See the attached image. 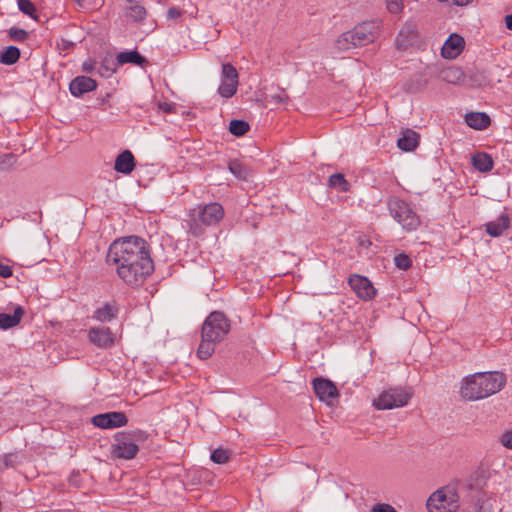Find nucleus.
Returning <instances> with one entry per match:
<instances>
[{"mask_svg": "<svg viewBox=\"0 0 512 512\" xmlns=\"http://www.w3.org/2000/svg\"><path fill=\"white\" fill-rule=\"evenodd\" d=\"M106 263L115 266L119 278L131 287L142 285L154 270L149 245L137 236L115 240L107 251Z\"/></svg>", "mask_w": 512, "mask_h": 512, "instance_id": "obj_1", "label": "nucleus"}, {"mask_svg": "<svg viewBox=\"0 0 512 512\" xmlns=\"http://www.w3.org/2000/svg\"><path fill=\"white\" fill-rule=\"evenodd\" d=\"M505 384L506 376L501 372H477L462 379L459 393L464 400L476 401L498 393Z\"/></svg>", "mask_w": 512, "mask_h": 512, "instance_id": "obj_2", "label": "nucleus"}, {"mask_svg": "<svg viewBox=\"0 0 512 512\" xmlns=\"http://www.w3.org/2000/svg\"><path fill=\"white\" fill-rule=\"evenodd\" d=\"M224 217V209L221 204L212 202L199 205L190 212L189 232L193 236L203 233L200 223L204 226L217 225Z\"/></svg>", "mask_w": 512, "mask_h": 512, "instance_id": "obj_3", "label": "nucleus"}, {"mask_svg": "<svg viewBox=\"0 0 512 512\" xmlns=\"http://www.w3.org/2000/svg\"><path fill=\"white\" fill-rule=\"evenodd\" d=\"M147 434L142 430L118 432L111 447L112 455L119 459H133L139 451V442H144Z\"/></svg>", "mask_w": 512, "mask_h": 512, "instance_id": "obj_4", "label": "nucleus"}, {"mask_svg": "<svg viewBox=\"0 0 512 512\" xmlns=\"http://www.w3.org/2000/svg\"><path fill=\"white\" fill-rule=\"evenodd\" d=\"M387 206L390 215L402 226L403 229L413 231L420 225L418 215L404 200H401L398 197H392L388 200Z\"/></svg>", "mask_w": 512, "mask_h": 512, "instance_id": "obj_5", "label": "nucleus"}, {"mask_svg": "<svg viewBox=\"0 0 512 512\" xmlns=\"http://www.w3.org/2000/svg\"><path fill=\"white\" fill-rule=\"evenodd\" d=\"M230 331V322L223 312L214 311L202 324L201 337H207L218 343L223 341Z\"/></svg>", "mask_w": 512, "mask_h": 512, "instance_id": "obj_6", "label": "nucleus"}, {"mask_svg": "<svg viewBox=\"0 0 512 512\" xmlns=\"http://www.w3.org/2000/svg\"><path fill=\"white\" fill-rule=\"evenodd\" d=\"M412 396L410 390L404 388H391L383 391L373 405L377 410H391L406 406Z\"/></svg>", "mask_w": 512, "mask_h": 512, "instance_id": "obj_7", "label": "nucleus"}, {"mask_svg": "<svg viewBox=\"0 0 512 512\" xmlns=\"http://www.w3.org/2000/svg\"><path fill=\"white\" fill-rule=\"evenodd\" d=\"M485 77L479 71L469 70L465 72L459 66H450V84L466 87H478L483 85Z\"/></svg>", "mask_w": 512, "mask_h": 512, "instance_id": "obj_8", "label": "nucleus"}, {"mask_svg": "<svg viewBox=\"0 0 512 512\" xmlns=\"http://www.w3.org/2000/svg\"><path fill=\"white\" fill-rule=\"evenodd\" d=\"M238 72L234 66L229 63L222 65L221 82L218 87V93L223 98L233 97L238 88Z\"/></svg>", "mask_w": 512, "mask_h": 512, "instance_id": "obj_9", "label": "nucleus"}, {"mask_svg": "<svg viewBox=\"0 0 512 512\" xmlns=\"http://www.w3.org/2000/svg\"><path fill=\"white\" fill-rule=\"evenodd\" d=\"M351 31L356 44L362 47L373 43L378 38L380 25L377 21H365L356 25Z\"/></svg>", "mask_w": 512, "mask_h": 512, "instance_id": "obj_10", "label": "nucleus"}, {"mask_svg": "<svg viewBox=\"0 0 512 512\" xmlns=\"http://www.w3.org/2000/svg\"><path fill=\"white\" fill-rule=\"evenodd\" d=\"M312 387L319 400L327 404H331L339 396L335 384L328 379L322 377L314 378L312 380Z\"/></svg>", "mask_w": 512, "mask_h": 512, "instance_id": "obj_11", "label": "nucleus"}, {"mask_svg": "<svg viewBox=\"0 0 512 512\" xmlns=\"http://www.w3.org/2000/svg\"><path fill=\"white\" fill-rule=\"evenodd\" d=\"M348 284L357 296L363 300H372L376 295L375 288L365 276L353 274L349 277Z\"/></svg>", "mask_w": 512, "mask_h": 512, "instance_id": "obj_12", "label": "nucleus"}, {"mask_svg": "<svg viewBox=\"0 0 512 512\" xmlns=\"http://www.w3.org/2000/svg\"><path fill=\"white\" fill-rule=\"evenodd\" d=\"M128 422L126 415L123 412H108L98 414L92 418V423L96 427L102 429H112L125 426Z\"/></svg>", "mask_w": 512, "mask_h": 512, "instance_id": "obj_13", "label": "nucleus"}, {"mask_svg": "<svg viewBox=\"0 0 512 512\" xmlns=\"http://www.w3.org/2000/svg\"><path fill=\"white\" fill-rule=\"evenodd\" d=\"M418 39L419 34L416 24L413 22H407L400 30L395 40V45L397 49L405 50L409 46L417 44Z\"/></svg>", "mask_w": 512, "mask_h": 512, "instance_id": "obj_14", "label": "nucleus"}, {"mask_svg": "<svg viewBox=\"0 0 512 512\" xmlns=\"http://www.w3.org/2000/svg\"><path fill=\"white\" fill-rule=\"evenodd\" d=\"M89 340L100 348H107L114 344V335L108 327H92L88 332Z\"/></svg>", "mask_w": 512, "mask_h": 512, "instance_id": "obj_15", "label": "nucleus"}, {"mask_svg": "<svg viewBox=\"0 0 512 512\" xmlns=\"http://www.w3.org/2000/svg\"><path fill=\"white\" fill-rule=\"evenodd\" d=\"M97 83L94 79L87 76H77L69 85L71 94L75 97H80L87 92L95 90Z\"/></svg>", "mask_w": 512, "mask_h": 512, "instance_id": "obj_16", "label": "nucleus"}, {"mask_svg": "<svg viewBox=\"0 0 512 512\" xmlns=\"http://www.w3.org/2000/svg\"><path fill=\"white\" fill-rule=\"evenodd\" d=\"M447 487H441L433 492L426 502V507L429 512H446L448 505Z\"/></svg>", "mask_w": 512, "mask_h": 512, "instance_id": "obj_17", "label": "nucleus"}, {"mask_svg": "<svg viewBox=\"0 0 512 512\" xmlns=\"http://www.w3.org/2000/svg\"><path fill=\"white\" fill-rule=\"evenodd\" d=\"M135 158L130 150H124L118 154L114 163V170L118 173L129 175L135 169Z\"/></svg>", "mask_w": 512, "mask_h": 512, "instance_id": "obj_18", "label": "nucleus"}, {"mask_svg": "<svg viewBox=\"0 0 512 512\" xmlns=\"http://www.w3.org/2000/svg\"><path fill=\"white\" fill-rule=\"evenodd\" d=\"M118 312L119 309L115 302H105L93 312L92 318L102 323L110 322L117 317Z\"/></svg>", "mask_w": 512, "mask_h": 512, "instance_id": "obj_19", "label": "nucleus"}, {"mask_svg": "<svg viewBox=\"0 0 512 512\" xmlns=\"http://www.w3.org/2000/svg\"><path fill=\"white\" fill-rule=\"evenodd\" d=\"M466 124L475 130H484L490 125V117L484 112H470L465 115Z\"/></svg>", "mask_w": 512, "mask_h": 512, "instance_id": "obj_20", "label": "nucleus"}, {"mask_svg": "<svg viewBox=\"0 0 512 512\" xmlns=\"http://www.w3.org/2000/svg\"><path fill=\"white\" fill-rule=\"evenodd\" d=\"M357 47L359 46L351 30L341 34L333 43L334 52H346Z\"/></svg>", "mask_w": 512, "mask_h": 512, "instance_id": "obj_21", "label": "nucleus"}, {"mask_svg": "<svg viewBox=\"0 0 512 512\" xmlns=\"http://www.w3.org/2000/svg\"><path fill=\"white\" fill-rule=\"evenodd\" d=\"M418 139L419 135L416 132L407 129L402 133L401 137L398 138L397 146L403 151H412L417 147Z\"/></svg>", "mask_w": 512, "mask_h": 512, "instance_id": "obj_22", "label": "nucleus"}, {"mask_svg": "<svg viewBox=\"0 0 512 512\" xmlns=\"http://www.w3.org/2000/svg\"><path fill=\"white\" fill-rule=\"evenodd\" d=\"M23 314L24 310L19 305L15 307L13 314L0 313V329L6 330L16 326Z\"/></svg>", "mask_w": 512, "mask_h": 512, "instance_id": "obj_23", "label": "nucleus"}, {"mask_svg": "<svg viewBox=\"0 0 512 512\" xmlns=\"http://www.w3.org/2000/svg\"><path fill=\"white\" fill-rule=\"evenodd\" d=\"M509 227V219L506 215H501L496 220L485 224L486 232L492 237H498Z\"/></svg>", "mask_w": 512, "mask_h": 512, "instance_id": "obj_24", "label": "nucleus"}, {"mask_svg": "<svg viewBox=\"0 0 512 512\" xmlns=\"http://www.w3.org/2000/svg\"><path fill=\"white\" fill-rule=\"evenodd\" d=\"M472 164L480 172H489L492 170L494 162L489 154L479 152L472 157Z\"/></svg>", "mask_w": 512, "mask_h": 512, "instance_id": "obj_25", "label": "nucleus"}, {"mask_svg": "<svg viewBox=\"0 0 512 512\" xmlns=\"http://www.w3.org/2000/svg\"><path fill=\"white\" fill-rule=\"evenodd\" d=\"M117 62L119 65L132 63L138 66H142L146 62V59L136 50L123 51L117 55Z\"/></svg>", "mask_w": 512, "mask_h": 512, "instance_id": "obj_26", "label": "nucleus"}, {"mask_svg": "<svg viewBox=\"0 0 512 512\" xmlns=\"http://www.w3.org/2000/svg\"><path fill=\"white\" fill-rule=\"evenodd\" d=\"M465 39L457 34L450 33V60L458 57L465 49Z\"/></svg>", "mask_w": 512, "mask_h": 512, "instance_id": "obj_27", "label": "nucleus"}, {"mask_svg": "<svg viewBox=\"0 0 512 512\" xmlns=\"http://www.w3.org/2000/svg\"><path fill=\"white\" fill-rule=\"evenodd\" d=\"M218 342L208 339L207 337H201V342L199 344L197 355L200 359H208L212 356L215 351V345Z\"/></svg>", "mask_w": 512, "mask_h": 512, "instance_id": "obj_28", "label": "nucleus"}, {"mask_svg": "<svg viewBox=\"0 0 512 512\" xmlns=\"http://www.w3.org/2000/svg\"><path fill=\"white\" fill-rule=\"evenodd\" d=\"M328 185L331 188L337 189L340 192H348L350 190V183L346 180L344 174L335 173L329 176Z\"/></svg>", "mask_w": 512, "mask_h": 512, "instance_id": "obj_29", "label": "nucleus"}, {"mask_svg": "<svg viewBox=\"0 0 512 512\" xmlns=\"http://www.w3.org/2000/svg\"><path fill=\"white\" fill-rule=\"evenodd\" d=\"M146 14V9L137 3H130V5L126 7V16L135 22L143 20Z\"/></svg>", "mask_w": 512, "mask_h": 512, "instance_id": "obj_30", "label": "nucleus"}, {"mask_svg": "<svg viewBox=\"0 0 512 512\" xmlns=\"http://www.w3.org/2000/svg\"><path fill=\"white\" fill-rule=\"evenodd\" d=\"M20 51L16 46H9L0 56V62L6 65H12L18 61Z\"/></svg>", "mask_w": 512, "mask_h": 512, "instance_id": "obj_31", "label": "nucleus"}, {"mask_svg": "<svg viewBox=\"0 0 512 512\" xmlns=\"http://www.w3.org/2000/svg\"><path fill=\"white\" fill-rule=\"evenodd\" d=\"M250 129L248 122L244 120H232L229 123V132L234 136H243Z\"/></svg>", "mask_w": 512, "mask_h": 512, "instance_id": "obj_32", "label": "nucleus"}, {"mask_svg": "<svg viewBox=\"0 0 512 512\" xmlns=\"http://www.w3.org/2000/svg\"><path fill=\"white\" fill-rule=\"evenodd\" d=\"M229 171L239 179H246L248 171L246 167L238 160H232L228 164Z\"/></svg>", "mask_w": 512, "mask_h": 512, "instance_id": "obj_33", "label": "nucleus"}, {"mask_svg": "<svg viewBox=\"0 0 512 512\" xmlns=\"http://www.w3.org/2000/svg\"><path fill=\"white\" fill-rule=\"evenodd\" d=\"M17 4L19 10L23 14L31 17L32 19H37L36 7L30 0H18Z\"/></svg>", "mask_w": 512, "mask_h": 512, "instance_id": "obj_34", "label": "nucleus"}, {"mask_svg": "<svg viewBox=\"0 0 512 512\" xmlns=\"http://www.w3.org/2000/svg\"><path fill=\"white\" fill-rule=\"evenodd\" d=\"M495 499L483 496L478 500L477 512H494Z\"/></svg>", "mask_w": 512, "mask_h": 512, "instance_id": "obj_35", "label": "nucleus"}, {"mask_svg": "<svg viewBox=\"0 0 512 512\" xmlns=\"http://www.w3.org/2000/svg\"><path fill=\"white\" fill-rule=\"evenodd\" d=\"M394 263L397 268H399L401 270H407L411 267L412 260L410 259V257L408 255H406L404 253H400L394 257Z\"/></svg>", "mask_w": 512, "mask_h": 512, "instance_id": "obj_36", "label": "nucleus"}, {"mask_svg": "<svg viewBox=\"0 0 512 512\" xmlns=\"http://www.w3.org/2000/svg\"><path fill=\"white\" fill-rule=\"evenodd\" d=\"M211 460L217 464H224L229 460V452L225 449H215L210 456Z\"/></svg>", "mask_w": 512, "mask_h": 512, "instance_id": "obj_37", "label": "nucleus"}, {"mask_svg": "<svg viewBox=\"0 0 512 512\" xmlns=\"http://www.w3.org/2000/svg\"><path fill=\"white\" fill-rule=\"evenodd\" d=\"M270 98H271V101L276 104H285L289 100V96L282 89H278L277 92H275L274 94H271Z\"/></svg>", "mask_w": 512, "mask_h": 512, "instance_id": "obj_38", "label": "nucleus"}, {"mask_svg": "<svg viewBox=\"0 0 512 512\" xmlns=\"http://www.w3.org/2000/svg\"><path fill=\"white\" fill-rule=\"evenodd\" d=\"M386 7L390 13L398 14L403 9V2L402 0H387Z\"/></svg>", "mask_w": 512, "mask_h": 512, "instance_id": "obj_39", "label": "nucleus"}, {"mask_svg": "<svg viewBox=\"0 0 512 512\" xmlns=\"http://www.w3.org/2000/svg\"><path fill=\"white\" fill-rule=\"evenodd\" d=\"M9 36L14 41H24L27 38L28 33L25 30H23V29L11 28L9 30Z\"/></svg>", "mask_w": 512, "mask_h": 512, "instance_id": "obj_40", "label": "nucleus"}, {"mask_svg": "<svg viewBox=\"0 0 512 512\" xmlns=\"http://www.w3.org/2000/svg\"><path fill=\"white\" fill-rule=\"evenodd\" d=\"M183 15V11L177 7H170L167 11V19L168 20H178Z\"/></svg>", "mask_w": 512, "mask_h": 512, "instance_id": "obj_41", "label": "nucleus"}, {"mask_svg": "<svg viewBox=\"0 0 512 512\" xmlns=\"http://www.w3.org/2000/svg\"><path fill=\"white\" fill-rule=\"evenodd\" d=\"M500 442L504 447L512 449V429L502 434Z\"/></svg>", "mask_w": 512, "mask_h": 512, "instance_id": "obj_42", "label": "nucleus"}, {"mask_svg": "<svg viewBox=\"0 0 512 512\" xmlns=\"http://www.w3.org/2000/svg\"><path fill=\"white\" fill-rule=\"evenodd\" d=\"M371 512H397V511L389 504H377L372 508Z\"/></svg>", "mask_w": 512, "mask_h": 512, "instance_id": "obj_43", "label": "nucleus"}, {"mask_svg": "<svg viewBox=\"0 0 512 512\" xmlns=\"http://www.w3.org/2000/svg\"><path fill=\"white\" fill-rule=\"evenodd\" d=\"M16 455L14 454H5L3 456V464L5 468L14 467L16 462Z\"/></svg>", "mask_w": 512, "mask_h": 512, "instance_id": "obj_44", "label": "nucleus"}, {"mask_svg": "<svg viewBox=\"0 0 512 512\" xmlns=\"http://www.w3.org/2000/svg\"><path fill=\"white\" fill-rule=\"evenodd\" d=\"M12 274H13L12 268L10 266L4 265L3 263L0 262V276L3 278H8V277L12 276Z\"/></svg>", "mask_w": 512, "mask_h": 512, "instance_id": "obj_45", "label": "nucleus"}, {"mask_svg": "<svg viewBox=\"0 0 512 512\" xmlns=\"http://www.w3.org/2000/svg\"><path fill=\"white\" fill-rule=\"evenodd\" d=\"M95 63L91 60H87L83 63V70L87 73H91L94 70Z\"/></svg>", "mask_w": 512, "mask_h": 512, "instance_id": "obj_46", "label": "nucleus"}, {"mask_svg": "<svg viewBox=\"0 0 512 512\" xmlns=\"http://www.w3.org/2000/svg\"><path fill=\"white\" fill-rule=\"evenodd\" d=\"M441 56L445 59H448V38L444 41L441 48Z\"/></svg>", "mask_w": 512, "mask_h": 512, "instance_id": "obj_47", "label": "nucleus"}, {"mask_svg": "<svg viewBox=\"0 0 512 512\" xmlns=\"http://www.w3.org/2000/svg\"><path fill=\"white\" fill-rule=\"evenodd\" d=\"M473 0H452L456 6L464 7L469 5Z\"/></svg>", "mask_w": 512, "mask_h": 512, "instance_id": "obj_48", "label": "nucleus"}, {"mask_svg": "<svg viewBox=\"0 0 512 512\" xmlns=\"http://www.w3.org/2000/svg\"><path fill=\"white\" fill-rule=\"evenodd\" d=\"M159 108L164 112H171L172 111V105L169 103H160Z\"/></svg>", "mask_w": 512, "mask_h": 512, "instance_id": "obj_49", "label": "nucleus"}, {"mask_svg": "<svg viewBox=\"0 0 512 512\" xmlns=\"http://www.w3.org/2000/svg\"><path fill=\"white\" fill-rule=\"evenodd\" d=\"M506 28L512 31V13L505 17Z\"/></svg>", "mask_w": 512, "mask_h": 512, "instance_id": "obj_50", "label": "nucleus"}, {"mask_svg": "<svg viewBox=\"0 0 512 512\" xmlns=\"http://www.w3.org/2000/svg\"><path fill=\"white\" fill-rule=\"evenodd\" d=\"M457 501H458V499H453L450 497V502H449L450 512H452V508H454V509L458 508V505H454V503H456Z\"/></svg>", "mask_w": 512, "mask_h": 512, "instance_id": "obj_51", "label": "nucleus"}]
</instances>
